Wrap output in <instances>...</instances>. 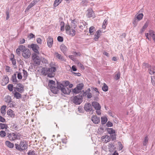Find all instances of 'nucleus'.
Segmentation results:
<instances>
[{
	"mask_svg": "<svg viewBox=\"0 0 155 155\" xmlns=\"http://www.w3.org/2000/svg\"><path fill=\"white\" fill-rule=\"evenodd\" d=\"M49 68H44L42 69V71L45 75H47L50 78L53 77L55 75V72L56 71V68L51 64H49Z\"/></svg>",
	"mask_w": 155,
	"mask_h": 155,
	"instance_id": "1",
	"label": "nucleus"
},
{
	"mask_svg": "<svg viewBox=\"0 0 155 155\" xmlns=\"http://www.w3.org/2000/svg\"><path fill=\"white\" fill-rule=\"evenodd\" d=\"M80 94L81 95L75 96L72 99V101L76 105L80 104L82 101L83 97L86 95V92H84V91L81 92Z\"/></svg>",
	"mask_w": 155,
	"mask_h": 155,
	"instance_id": "2",
	"label": "nucleus"
},
{
	"mask_svg": "<svg viewBox=\"0 0 155 155\" xmlns=\"http://www.w3.org/2000/svg\"><path fill=\"white\" fill-rule=\"evenodd\" d=\"M21 136V135L19 133L16 132L7 133L6 134V137L11 141L19 139Z\"/></svg>",
	"mask_w": 155,
	"mask_h": 155,
	"instance_id": "3",
	"label": "nucleus"
},
{
	"mask_svg": "<svg viewBox=\"0 0 155 155\" xmlns=\"http://www.w3.org/2000/svg\"><path fill=\"white\" fill-rule=\"evenodd\" d=\"M16 148L17 150L20 151H23L28 148L27 143L25 141H21L19 144H15Z\"/></svg>",
	"mask_w": 155,
	"mask_h": 155,
	"instance_id": "4",
	"label": "nucleus"
},
{
	"mask_svg": "<svg viewBox=\"0 0 155 155\" xmlns=\"http://www.w3.org/2000/svg\"><path fill=\"white\" fill-rule=\"evenodd\" d=\"M55 82L53 80H50L48 83V86L51 89V92L55 94H57V89L55 86Z\"/></svg>",
	"mask_w": 155,
	"mask_h": 155,
	"instance_id": "5",
	"label": "nucleus"
},
{
	"mask_svg": "<svg viewBox=\"0 0 155 155\" xmlns=\"http://www.w3.org/2000/svg\"><path fill=\"white\" fill-rule=\"evenodd\" d=\"M37 54L33 53L32 54V58L35 64L39 65L40 64L41 60Z\"/></svg>",
	"mask_w": 155,
	"mask_h": 155,
	"instance_id": "6",
	"label": "nucleus"
},
{
	"mask_svg": "<svg viewBox=\"0 0 155 155\" xmlns=\"http://www.w3.org/2000/svg\"><path fill=\"white\" fill-rule=\"evenodd\" d=\"M84 86V85L83 83H81L78 84L76 87L73 89V92L76 94L79 93L83 89Z\"/></svg>",
	"mask_w": 155,
	"mask_h": 155,
	"instance_id": "7",
	"label": "nucleus"
},
{
	"mask_svg": "<svg viewBox=\"0 0 155 155\" xmlns=\"http://www.w3.org/2000/svg\"><path fill=\"white\" fill-rule=\"evenodd\" d=\"M143 15L142 13H140L137 15L134 18V21L133 23L134 26H136L138 21L141 20L143 18Z\"/></svg>",
	"mask_w": 155,
	"mask_h": 155,
	"instance_id": "8",
	"label": "nucleus"
},
{
	"mask_svg": "<svg viewBox=\"0 0 155 155\" xmlns=\"http://www.w3.org/2000/svg\"><path fill=\"white\" fill-rule=\"evenodd\" d=\"M145 35L148 40L149 39V36H150L152 38L155 42V32L154 31L152 30L150 31H149V33H146Z\"/></svg>",
	"mask_w": 155,
	"mask_h": 155,
	"instance_id": "9",
	"label": "nucleus"
},
{
	"mask_svg": "<svg viewBox=\"0 0 155 155\" xmlns=\"http://www.w3.org/2000/svg\"><path fill=\"white\" fill-rule=\"evenodd\" d=\"M26 49L25 46L20 45L18 46V48L16 49V52L17 54L19 55L20 54V51L23 53Z\"/></svg>",
	"mask_w": 155,
	"mask_h": 155,
	"instance_id": "10",
	"label": "nucleus"
},
{
	"mask_svg": "<svg viewBox=\"0 0 155 155\" xmlns=\"http://www.w3.org/2000/svg\"><path fill=\"white\" fill-rule=\"evenodd\" d=\"M30 47L32 48V50L35 52V53L38 54H39V52L38 51L39 47L37 45L32 44L31 45Z\"/></svg>",
	"mask_w": 155,
	"mask_h": 155,
	"instance_id": "11",
	"label": "nucleus"
},
{
	"mask_svg": "<svg viewBox=\"0 0 155 155\" xmlns=\"http://www.w3.org/2000/svg\"><path fill=\"white\" fill-rule=\"evenodd\" d=\"M31 55L30 51L28 49H26L22 53L23 57L25 58H28Z\"/></svg>",
	"mask_w": 155,
	"mask_h": 155,
	"instance_id": "12",
	"label": "nucleus"
},
{
	"mask_svg": "<svg viewBox=\"0 0 155 155\" xmlns=\"http://www.w3.org/2000/svg\"><path fill=\"white\" fill-rule=\"evenodd\" d=\"M40 0H34L30 4L27 6L25 9V11H28L30 9L36 4Z\"/></svg>",
	"mask_w": 155,
	"mask_h": 155,
	"instance_id": "13",
	"label": "nucleus"
},
{
	"mask_svg": "<svg viewBox=\"0 0 155 155\" xmlns=\"http://www.w3.org/2000/svg\"><path fill=\"white\" fill-rule=\"evenodd\" d=\"M86 14L88 18L93 17L94 16V13L91 8H89L87 10Z\"/></svg>",
	"mask_w": 155,
	"mask_h": 155,
	"instance_id": "14",
	"label": "nucleus"
},
{
	"mask_svg": "<svg viewBox=\"0 0 155 155\" xmlns=\"http://www.w3.org/2000/svg\"><path fill=\"white\" fill-rule=\"evenodd\" d=\"M92 105L96 110H100L101 106L100 104L96 101H94L92 103Z\"/></svg>",
	"mask_w": 155,
	"mask_h": 155,
	"instance_id": "15",
	"label": "nucleus"
},
{
	"mask_svg": "<svg viewBox=\"0 0 155 155\" xmlns=\"http://www.w3.org/2000/svg\"><path fill=\"white\" fill-rule=\"evenodd\" d=\"M84 110L87 112H90L91 111L92 109L91 105L90 103H87L85 105L84 107Z\"/></svg>",
	"mask_w": 155,
	"mask_h": 155,
	"instance_id": "16",
	"label": "nucleus"
},
{
	"mask_svg": "<svg viewBox=\"0 0 155 155\" xmlns=\"http://www.w3.org/2000/svg\"><path fill=\"white\" fill-rule=\"evenodd\" d=\"M91 120L95 124H98L100 121V117L97 116H93L91 117Z\"/></svg>",
	"mask_w": 155,
	"mask_h": 155,
	"instance_id": "17",
	"label": "nucleus"
},
{
	"mask_svg": "<svg viewBox=\"0 0 155 155\" xmlns=\"http://www.w3.org/2000/svg\"><path fill=\"white\" fill-rule=\"evenodd\" d=\"M47 45L49 48H51L53 44V39L52 38L49 36L47 39Z\"/></svg>",
	"mask_w": 155,
	"mask_h": 155,
	"instance_id": "18",
	"label": "nucleus"
},
{
	"mask_svg": "<svg viewBox=\"0 0 155 155\" xmlns=\"http://www.w3.org/2000/svg\"><path fill=\"white\" fill-rule=\"evenodd\" d=\"M101 139L102 141H104L106 143L109 142L110 140V137L106 135L102 137Z\"/></svg>",
	"mask_w": 155,
	"mask_h": 155,
	"instance_id": "19",
	"label": "nucleus"
},
{
	"mask_svg": "<svg viewBox=\"0 0 155 155\" xmlns=\"http://www.w3.org/2000/svg\"><path fill=\"white\" fill-rule=\"evenodd\" d=\"M2 84L3 85H5L7 84L9 82V78L8 77L6 76H4L2 80Z\"/></svg>",
	"mask_w": 155,
	"mask_h": 155,
	"instance_id": "20",
	"label": "nucleus"
},
{
	"mask_svg": "<svg viewBox=\"0 0 155 155\" xmlns=\"http://www.w3.org/2000/svg\"><path fill=\"white\" fill-rule=\"evenodd\" d=\"M101 31L100 30H98L96 31V34L94 36V39L95 41H97L100 36L101 35Z\"/></svg>",
	"mask_w": 155,
	"mask_h": 155,
	"instance_id": "21",
	"label": "nucleus"
},
{
	"mask_svg": "<svg viewBox=\"0 0 155 155\" xmlns=\"http://www.w3.org/2000/svg\"><path fill=\"white\" fill-rule=\"evenodd\" d=\"M61 91L64 94H69L71 91V90L68 88L64 87V88L62 89Z\"/></svg>",
	"mask_w": 155,
	"mask_h": 155,
	"instance_id": "22",
	"label": "nucleus"
},
{
	"mask_svg": "<svg viewBox=\"0 0 155 155\" xmlns=\"http://www.w3.org/2000/svg\"><path fill=\"white\" fill-rule=\"evenodd\" d=\"M60 48L61 51L65 55L67 50V47L64 45H61L60 46Z\"/></svg>",
	"mask_w": 155,
	"mask_h": 155,
	"instance_id": "23",
	"label": "nucleus"
},
{
	"mask_svg": "<svg viewBox=\"0 0 155 155\" xmlns=\"http://www.w3.org/2000/svg\"><path fill=\"white\" fill-rule=\"evenodd\" d=\"M57 87H56L57 89V94L58 93V92L59 89L61 90V91H62V89L64 88V86L62 84H61L60 82H57Z\"/></svg>",
	"mask_w": 155,
	"mask_h": 155,
	"instance_id": "24",
	"label": "nucleus"
},
{
	"mask_svg": "<svg viewBox=\"0 0 155 155\" xmlns=\"http://www.w3.org/2000/svg\"><path fill=\"white\" fill-rule=\"evenodd\" d=\"M149 72L150 74H154L155 73V67L154 66H150L148 69Z\"/></svg>",
	"mask_w": 155,
	"mask_h": 155,
	"instance_id": "25",
	"label": "nucleus"
},
{
	"mask_svg": "<svg viewBox=\"0 0 155 155\" xmlns=\"http://www.w3.org/2000/svg\"><path fill=\"white\" fill-rule=\"evenodd\" d=\"M6 105H3L2 106L0 110L2 114V115L3 116H4V115L5 114H6Z\"/></svg>",
	"mask_w": 155,
	"mask_h": 155,
	"instance_id": "26",
	"label": "nucleus"
},
{
	"mask_svg": "<svg viewBox=\"0 0 155 155\" xmlns=\"http://www.w3.org/2000/svg\"><path fill=\"white\" fill-rule=\"evenodd\" d=\"M11 80L12 81L14 84H17L18 81L17 79L16 74H15L12 75L11 78Z\"/></svg>",
	"mask_w": 155,
	"mask_h": 155,
	"instance_id": "27",
	"label": "nucleus"
},
{
	"mask_svg": "<svg viewBox=\"0 0 155 155\" xmlns=\"http://www.w3.org/2000/svg\"><path fill=\"white\" fill-rule=\"evenodd\" d=\"M5 144L9 148H12L14 147V144L8 140H7L5 142Z\"/></svg>",
	"mask_w": 155,
	"mask_h": 155,
	"instance_id": "28",
	"label": "nucleus"
},
{
	"mask_svg": "<svg viewBox=\"0 0 155 155\" xmlns=\"http://www.w3.org/2000/svg\"><path fill=\"white\" fill-rule=\"evenodd\" d=\"M15 92L14 93V97L17 99H19L21 97V94L19 93L18 92L16 91L15 90L14 91L13 93Z\"/></svg>",
	"mask_w": 155,
	"mask_h": 155,
	"instance_id": "29",
	"label": "nucleus"
},
{
	"mask_svg": "<svg viewBox=\"0 0 155 155\" xmlns=\"http://www.w3.org/2000/svg\"><path fill=\"white\" fill-rule=\"evenodd\" d=\"M14 112L11 109H9L7 111V114L10 116L11 117H14L15 116V114L13 113Z\"/></svg>",
	"mask_w": 155,
	"mask_h": 155,
	"instance_id": "30",
	"label": "nucleus"
},
{
	"mask_svg": "<svg viewBox=\"0 0 155 155\" xmlns=\"http://www.w3.org/2000/svg\"><path fill=\"white\" fill-rule=\"evenodd\" d=\"M4 100L7 103H10V102H12L11 97L9 95L5 96Z\"/></svg>",
	"mask_w": 155,
	"mask_h": 155,
	"instance_id": "31",
	"label": "nucleus"
},
{
	"mask_svg": "<svg viewBox=\"0 0 155 155\" xmlns=\"http://www.w3.org/2000/svg\"><path fill=\"white\" fill-rule=\"evenodd\" d=\"M14 88L15 89V90L16 91V90L18 91V92H19L20 93H22L24 91V88H20L16 86V87H14Z\"/></svg>",
	"mask_w": 155,
	"mask_h": 155,
	"instance_id": "32",
	"label": "nucleus"
},
{
	"mask_svg": "<svg viewBox=\"0 0 155 155\" xmlns=\"http://www.w3.org/2000/svg\"><path fill=\"white\" fill-rule=\"evenodd\" d=\"M55 54L56 55V57L62 61H65L63 58V57L61 56V55L58 53H56Z\"/></svg>",
	"mask_w": 155,
	"mask_h": 155,
	"instance_id": "33",
	"label": "nucleus"
},
{
	"mask_svg": "<svg viewBox=\"0 0 155 155\" xmlns=\"http://www.w3.org/2000/svg\"><path fill=\"white\" fill-rule=\"evenodd\" d=\"M107 130L110 135L115 133V130L112 128H108Z\"/></svg>",
	"mask_w": 155,
	"mask_h": 155,
	"instance_id": "34",
	"label": "nucleus"
},
{
	"mask_svg": "<svg viewBox=\"0 0 155 155\" xmlns=\"http://www.w3.org/2000/svg\"><path fill=\"white\" fill-rule=\"evenodd\" d=\"M148 25V22H146L144 24V26H143V27L140 31V32L141 33H142L144 32V31H145V29L147 27Z\"/></svg>",
	"mask_w": 155,
	"mask_h": 155,
	"instance_id": "35",
	"label": "nucleus"
},
{
	"mask_svg": "<svg viewBox=\"0 0 155 155\" xmlns=\"http://www.w3.org/2000/svg\"><path fill=\"white\" fill-rule=\"evenodd\" d=\"M88 0H82L81 5L83 6H86L88 3Z\"/></svg>",
	"mask_w": 155,
	"mask_h": 155,
	"instance_id": "36",
	"label": "nucleus"
},
{
	"mask_svg": "<svg viewBox=\"0 0 155 155\" xmlns=\"http://www.w3.org/2000/svg\"><path fill=\"white\" fill-rule=\"evenodd\" d=\"M101 123L102 124H105L107 120V118L106 117H102L101 118Z\"/></svg>",
	"mask_w": 155,
	"mask_h": 155,
	"instance_id": "37",
	"label": "nucleus"
},
{
	"mask_svg": "<svg viewBox=\"0 0 155 155\" xmlns=\"http://www.w3.org/2000/svg\"><path fill=\"white\" fill-rule=\"evenodd\" d=\"M69 35H71L72 36H74L75 34V31L74 29H72L70 30L68 33Z\"/></svg>",
	"mask_w": 155,
	"mask_h": 155,
	"instance_id": "38",
	"label": "nucleus"
},
{
	"mask_svg": "<svg viewBox=\"0 0 155 155\" xmlns=\"http://www.w3.org/2000/svg\"><path fill=\"white\" fill-rule=\"evenodd\" d=\"M108 87L107 84L104 83V85L102 87V90L106 92L108 90Z\"/></svg>",
	"mask_w": 155,
	"mask_h": 155,
	"instance_id": "39",
	"label": "nucleus"
},
{
	"mask_svg": "<svg viewBox=\"0 0 155 155\" xmlns=\"http://www.w3.org/2000/svg\"><path fill=\"white\" fill-rule=\"evenodd\" d=\"M62 0H55L54 2V6L55 7H57L60 3H61Z\"/></svg>",
	"mask_w": 155,
	"mask_h": 155,
	"instance_id": "40",
	"label": "nucleus"
},
{
	"mask_svg": "<svg viewBox=\"0 0 155 155\" xmlns=\"http://www.w3.org/2000/svg\"><path fill=\"white\" fill-rule=\"evenodd\" d=\"M8 127L7 124H4L0 123V129H3L4 128L6 129Z\"/></svg>",
	"mask_w": 155,
	"mask_h": 155,
	"instance_id": "41",
	"label": "nucleus"
},
{
	"mask_svg": "<svg viewBox=\"0 0 155 155\" xmlns=\"http://www.w3.org/2000/svg\"><path fill=\"white\" fill-rule=\"evenodd\" d=\"M108 147L109 150L110 152L113 151L115 148L114 145L112 144H110Z\"/></svg>",
	"mask_w": 155,
	"mask_h": 155,
	"instance_id": "42",
	"label": "nucleus"
},
{
	"mask_svg": "<svg viewBox=\"0 0 155 155\" xmlns=\"http://www.w3.org/2000/svg\"><path fill=\"white\" fill-rule=\"evenodd\" d=\"M148 140V137L146 136L144 138V140L143 142V146H146L147 144Z\"/></svg>",
	"mask_w": 155,
	"mask_h": 155,
	"instance_id": "43",
	"label": "nucleus"
},
{
	"mask_svg": "<svg viewBox=\"0 0 155 155\" xmlns=\"http://www.w3.org/2000/svg\"><path fill=\"white\" fill-rule=\"evenodd\" d=\"M7 133H6L5 131L3 130H1L0 131V136L2 137H5L6 136Z\"/></svg>",
	"mask_w": 155,
	"mask_h": 155,
	"instance_id": "44",
	"label": "nucleus"
},
{
	"mask_svg": "<svg viewBox=\"0 0 155 155\" xmlns=\"http://www.w3.org/2000/svg\"><path fill=\"white\" fill-rule=\"evenodd\" d=\"M13 85L12 84H9L8 86V90L10 91H12L14 88Z\"/></svg>",
	"mask_w": 155,
	"mask_h": 155,
	"instance_id": "45",
	"label": "nucleus"
},
{
	"mask_svg": "<svg viewBox=\"0 0 155 155\" xmlns=\"http://www.w3.org/2000/svg\"><path fill=\"white\" fill-rule=\"evenodd\" d=\"M71 28V27L68 24H67L65 25V29L66 31V32L67 33L69 32V31L70 30Z\"/></svg>",
	"mask_w": 155,
	"mask_h": 155,
	"instance_id": "46",
	"label": "nucleus"
},
{
	"mask_svg": "<svg viewBox=\"0 0 155 155\" xmlns=\"http://www.w3.org/2000/svg\"><path fill=\"white\" fill-rule=\"evenodd\" d=\"M95 30V28L94 26H91L89 28V33L91 34L93 33Z\"/></svg>",
	"mask_w": 155,
	"mask_h": 155,
	"instance_id": "47",
	"label": "nucleus"
},
{
	"mask_svg": "<svg viewBox=\"0 0 155 155\" xmlns=\"http://www.w3.org/2000/svg\"><path fill=\"white\" fill-rule=\"evenodd\" d=\"M120 72H119L115 75L114 78L116 80H118L120 79Z\"/></svg>",
	"mask_w": 155,
	"mask_h": 155,
	"instance_id": "48",
	"label": "nucleus"
},
{
	"mask_svg": "<svg viewBox=\"0 0 155 155\" xmlns=\"http://www.w3.org/2000/svg\"><path fill=\"white\" fill-rule=\"evenodd\" d=\"M107 20L105 19L103 21L102 25V28H103L105 29L106 27V26L107 24Z\"/></svg>",
	"mask_w": 155,
	"mask_h": 155,
	"instance_id": "49",
	"label": "nucleus"
},
{
	"mask_svg": "<svg viewBox=\"0 0 155 155\" xmlns=\"http://www.w3.org/2000/svg\"><path fill=\"white\" fill-rule=\"evenodd\" d=\"M116 134L115 133H114L113 134H111L110 135V136L111 138V139L112 140L114 141L116 139Z\"/></svg>",
	"mask_w": 155,
	"mask_h": 155,
	"instance_id": "50",
	"label": "nucleus"
},
{
	"mask_svg": "<svg viewBox=\"0 0 155 155\" xmlns=\"http://www.w3.org/2000/svg\"><path fill=\"white\" fill-rule=\"evenodd\" d=\"M28 155H35V152L34 150H29L27 153Z\"/></svg>",
	"mask_w": 155,
	"mask_h": 155,
	"instance_id": "51",
	"label": "nucleus"
},
{
	"mask_svg": "<svg viewBox=\"0 0 155 155\" xmlns=\"http://www.w3.org/2000/svg\"><path fill=\"white\" fill-rule=\"evenodd\" d=\"M8 104L10 107H15V104H14L15 102L13 101H12V102H10V103H8Z\"/></svg>",
	"mask_w": 155,
	"mask_h": 155,
	"instance_id": "52",
	"label": "nucleus"
},
{
	"mask_svg": "<svg viewBox=\"0 0 155 155\" xmlns=\"http://www.w3.org/2000/svg\"><path fill=\"white\" fill-rule=\"evenodd\" d=\"M72 54L76 56H80L81 55V53L79 52L73 51Z\"/></svg>",
	"mask_w": 155,
	"mask_h": 155,
	"instance_id": "53",
	"label": "nucleus"
},
{
	"mask_svg": "<svg viewBox=\"0 0 155 155\" xmlns=\"http://www.w3.org/2000/svg\"><path fill=\"white\" fill-rule=\"evenodd\" d=\"M28 37L29 39H30L33 38H35V35L32 33H31L28 36Z\"/></svg>",
	"mask_w": 155,
	"mask_h": 155,
	"instance_id": "54",
	"label": "nucleus"
},
{
	"mask_svg": "<svg viewBox=\"0 0 155 155\" xmlns=\"http://www.w3.org/2000/svg\"><path fill=\"white\" fill-rule=\"evenodd\" d=\"M85 92H86V95H87V97L88 98H90L92 97V94L91 93L89 92L88 93H87V91H86Z\"/></svg>",
	"mask_w": 155,
	"mask_h": 155,
	"instance_id": "55",
	"label": "nucleus"
},
{
	"mask_svg": "<svg viewBox=\"0 0 155 155\" xmlns=\"http://www.w3.org/2000/svg\"><path fill=\"white\" fill-rule=\"evenodd\" d=\"M118 145L119 146V150H121L123 148V146L120 142H119L118 143Z\"/></svg>",
	"mask_w": 155,
	"mask_h": 155,
	"instance_id": "56",
	"label": "nucleus"
},
{
	"mask_svg": "<svg viewBox=\"0 0 155 155\" xmlns=\"http://www.w3.org/2000/svg\"><path fill=\"white\" fill-rule=\"evenodd\" d=\"M5 119L2 116H0V122L2 123H4L5 122Z\"/></svg>",
	"mask_w": 155,
	"mask_h": 155,
	"instance_id": "57",
	"label": "nucleus"
},
{
	"mask_svg": "<svg viewBox=\"0 0 155 155\" xmlns=\"http://www.w3.org/2000/svg\"><path fill=\"white\" fill-rule=\"evenodd\" d=\"M59 42H62L63 41V38L61 36H58L57 38Z\"/></svg>",
	"mask_w": 155,
	"mask_h": 155,
	"instance_id": "58",
	"label": "nucleus"
},
{
	"mask_svg": "<svg viewBox=\"0 0 155 155\" xmlns=\"http://www.w3.org/2000/svg\"><path fill=\"white\" fill-rule=\"evenodd\" d=\"M6 20H7L10 17L9 13L8 10L6 11Z\"/></svg>",
	"mask_w": 155,
	"mask_h": 155,
	"instance_id": "59",
	"label": "nucleus"
},
{
	"mask_svg": "<svg viewBox=\"0 0 155 155\" xmlns=\"http://www.w3.org/2000/svg\"><path fill=\"white\" fill-rule=\"evenodd\" d=\"M106 125L108 127H111L113 126V124L111 122L109 121L107 123Z\"/></svg>",
	"mask_w": 155,
	"mask_h": 155,
	"instance_id": "60",
	"label": "nucleus"
},
{
	"mask_svg": "<svg viewBox=\"0 0 155 155\" xmlns=\"http://www.w3.org/2000/svg\"><path fill=\"white\" fill-rule=\"evenodd\" d=\"M10 67L8 66H6L5 68V71L6 72H10Z\"/></svg>",
	"mask_w": 155,
	"mask_h": 155,
	"instance_id": "61",
	"label": "nucleus"
},
{
	"mask_svg": "<svg viewBox=\"0 0 155 155\" xmlns=\"http://www.w3.org/2000/svg\"><path fill=\"white\" fill-rule=\"evenodd\" d=\"M17 77L19 79H21L22 78V76L21 73H18L17 74Z\"/></svg>",
	"mask_w": 155,
	"mask_h": 155,
	"instance_id": "62",
	"label": "nucleus"
},
{
	"mask_svg": "<svg viewBox=\"0 0 155 155\" xmlns=\"http://www.w3.org/2000/svg\"><path fill=\"white\" fill-rule=\"evenodd\" d=\"M23 76L25 77L26 78V77L28 75V73L27 72V71L24 70H23Z\"/></svg>",
	"mask_w": 155,
	"mask_h": 155,
	"instance_id": "63",
	"label": "nucleus"
},
{
	"mask_svg": "<svg viewBox=\"0 0 155 155\" xmlns=\"http://www.w3.org/2000/svg\"><path fill=\"white\" fill-rule=\"evenodd\" d=\"M151 82L153 86H155V78H152V77L151 76Z\"/></svg>",
	"mask_w": 155,
	"mask_h": 155,
	"instance_id": "64",
	"label": "nucleus"
}]
</instances>
